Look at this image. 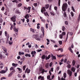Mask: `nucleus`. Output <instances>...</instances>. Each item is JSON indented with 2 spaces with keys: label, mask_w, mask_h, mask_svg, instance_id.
I'll return each instance as SVG.
<instances>
[{
  "label": "nucleus",
  "mask_w": 80,
  "mask_h": 80,
  "mask_svg": "<svg viewBox=\"0 0 80 80\" xmlns=\"http://www.w3.org/2000/svg\"><path fill=\"white\" fill-rule=\"evenodd\" d=\"M68 7V4H67V3L63 4L62 7V10L63 12H64V13H63V11L62 12V13L63 14V16L64 17H67V13H66L65 11L67 10Z\"/></svg>",
  "instance_id": "nucleus-1"
},
{
  "label": "nucleus",
  "mask_w": 80,
  "mask_h": 80,
  "mask_svg": "<svg viewBox=\"0 0 80 80\" xmlns=\"http://www.w3.org/2000/svg\"><path fill=\"white\" fill-rule=\"evenodd\" d=\"M49 6V4H47L45 5V7H43L41 10V12L42 13H43L44 12H45L46 11V9H45V8H46V9L48 8Z\"/></svg>",
  "instance_id": "nucleus-2"
},
{
  "label": "nucleus",
  "mask_w": 80,
  "mask_h": 80,
  "mask_svg": "<svg viewBox=\"0 0 80 80\" xmlns=\"http://www.w3.org/2000/svg\"><path fill=\"white\" fill-rule=\"evenodd\" d=\"M16 16L14 15L11 18V20L13 22H16Z\"/></svg>",
  "instance_id": "nucleus-3"
},
{
  "label": "nucleus",
  "mask_w": 80,
  "mask_h": 80,
  "mask_svg": "<svg viewBox=\"0 0 80 80\" xmlns=\"http://www.w3.org/2000/svg\"><path fill=\"white\" fill-rule=\"evenodd\" d=\"M29 15L28 14H26L24 17V18H26V19H27L26 21L27 22V23H28V22H29V19H28L27 18H29Z\"/></svg>",
  "instance_id": "nucleus-4"
},
{
  "label": "nucleus",
  "mask_w": 80,
  "mask_h": 80,
  "mask_svg": "<svg viewBox=\"0 0 80 80\" xmlns=\"http://www.w3.org/2000/svg\"><path fill=\"white\" fill-rule=\"evenodd\" d=\"M39 72H41V73H44V72H45V69H43V68H39Z\"/></svg>",
  "instance_id": "nucleus-5"
},
{
  "label": "nucleus",
  "mask_w": 80,
  "mask_h": 80,
  "mask_svg": "<svg viewBox=\"0 0 80 80\" xmlns=\"http://www.w3.org/2000/svg\"><path fill=\"white\" fill-rule=\"evenodd\" d=\"M67 72L68 74L69 75V77H71L72 75V72L70 71V69H68L67 70Z\"/></svg>",
  "instance_id": "nucleus-6"
},
{
  "label": "nucleus",
  "mask_w": 80,
  "mask_h": 80,
  "mask_svg": "<svg viewBox=\"0 0 80 80\" xmlns=\"http://www.w3.org/2000/svg\"><path fill=\"white\" fill-rule=\"evenodd\" d=\"M41 29L43 33V36H44V35H45V31H44V28H43V27H41Z\"/></svg>",
  "instance_id": "nucleus-7"
},
{
  "label": "nucleus",
  "mask_w": 80,
  "mask_h": 80,
  "mask_svg": "<svg viewBox=\"0 0 80 80\" xmlns=\"http://www.w3.org/2000/svg\"><path fill=\"white\" fill-rule=\"evenodd\" d=\"M27 72V73H29L30 72V70L29 69H28V68H27L25 71V73H26Z\"/></svg>",
  "instance_id": "nucleus-8"
},
{
  "label": "nucleus",
  "mask_w": 80,
  "mask_h": 80,
  "mask_svg": "<svg viewBox=\"0 0 80 80\" xmlns=\"http://www.w3.org/2000/svg\"><path fill=\"white\" fill-rule=\"evenodd\" d=\"M45 57V60H49V59H50V58L51 57V56L50 55H49L48 57H47V56H46Z\"/></svg>",
  "instance_id": "nucleus-9"
},
{
  "label": "nucleus",
  "mask_w": 80,
  "mask_h": 80,
  "mask_svg": "<svg viewBox=\"0 0 80 80\" xmlns=\"http://www.w3.org/2000/svg\"><path fill=\"white\" fill-rule=\"evenodd\" d=\"M40 36H38L37 35V36L36 37V39H35L36 40H38V41L40 40Z\"/></svg>",
  "instance_id": "nucleus-10"
},
{
  "label": "nucleus",
  "mask_w": 80,
  "mask_h": 80,
  "mask_svg": "<svg viewBox=\"0 0 80 80\" xmlns=\"http://www.w3.org/2000/svg\"><path fill=\"white\" fill-rule=\"evenodd\" d=\"M5 36L7 37V38H9V34H8V32L7 31H5Z\"/></svg>",
  "instance_id": "nucleus-11"
},
{
  "label": "nucleus",
  "mask_w": 80,
  "mask_h": 80,
  "mask_svg": "<svg viewBox=\"0 0 80 80\" xmlns=\"http://www.w3.org/2000/svg\"><path fill=\"white\" fill-rule=\"evenodd\" d=\"M14 72H15V71H12L11 72V73H10V74L8 76V77H11V76H12V75L13 74V73H14Z\"/></svg>",
  "instance_id": "nucleus-12"
},
{
  "label": "nucleus",
  "mask_w": 80,
  "mask_h": 80,
  "mask_svg": "<svg viewBox=\"0 0 80 80\" xmlns=\"http://www.w3.org/2000/svg\"><path fill=\"white\" fill-rule=\"evenodd\" d=\"M51 58H52V60H56V59H57L56 57L53 55H52Z\"/></svg>",
  "instance_id": "nucleus-13"
},
{
  "label": "nucleus",
  "mask_w": 80,
  "mask_h": 80,
  "mask_svg": "<svg viewBox=\"0 0 80 80\" xmlns=\"http://www.w3.org/2000/svg\"><path fill=\"white\" fill-rule=\"evenodd\" d=\"M13 29L14 32H18V29L16 28L15 26H14V28H13Z\"/></svg>",
  "instance_id": "nucleus-14"
},
{
  "label": "nucleus",
  "mask_w": 80,
  "mask_h": 80,
  "mask_svg": "<svg viewBox=\"0 0 80 80\" xmlns=\"http://www.w3.org/2000/svg\"><path fill=\"white\" fill-rule=\"evenodd\" d=\"M71 70L73 72H74L75 71V68L74 67H72L71 69Z\"/></svg>",
  "instance_id": "nucleus-15"
},
{
  "label": "nucleus",
  "mask_w": 80,
  "mask_h": 80,
  "mask_svg": "<svg viewBox=\"0 0 80 80\" xmlns=\"http://www.w3.org/2000/svg\"><path fill=\"white\" fill-rule=\"evenodd\" d=\"M7 72L4 70H2L0 71V73H5Z\"/></svg>",
  "instance_id": "nucleus-16"
},
{
  "label": "nucleus",
  "mask_w": 80,
  "mask_h": 80,
  "mask_svg": "<svg viewBox=\"0 0 80 80\" xmlns=\"http://www.w3.org/2000/svg\"><path fill=\"white\" fill-rule=\"evenodd\" d=\"M59 50H60L61 52H63V51L62 48H59L57 49V51H59Z\"/></svg>",
  "instance_id": "nucleus-17"
},
{
  "label": "nucleus",
  "mask_w": 80,
  "mask_h": 80,
  "mask_svg": "<svg viewBox=\"0 0 80 80\" xmlns=\"http://www.w3.org/2000/svg\"><path fill=\"white\" fill-rule=\"evenodd\" d=\"M44 14L46 16H48V17H49V15L47 12H44Z\"/></svg>",
  "instance_id": "nucleus-18"
},
{
  "label": "nucleus",
  "mask_w": 80,
  "mask_h": 80,
  "mask_svg": "<svg viewBox=\"0 0 80 80\" xmlns=\"http://www.w3.org/2000/svg\"><path fill=\"white\" fill-rule=\"evenodd\" d=\"M45 67L46 68H48L49 67V63H47L45 65Z\"/></svg>",
  "instance_id": "nucleus-19"
},
{
  "label": "nucleus",
  "mask_w": 80,
  "mask_h": 80,
  "mask_svg": "<svg viewBox=\"0 0 80 80\" xmlns=\"http://www.w3.org/2000/svg\"><path fill=\"white\" fill-rule=\"evenodd\" d=\"M10 70L11 71H12H12H14V72H15V69H14L13 67H11L10 68Z\"/></svg>",
  "instance_id": "nucleus-20"
},
{
  "label": "nucleus",
  "mask_w": 80,
  "mask_h": 80,
  "mask_svg": "<svg viewBox=\"0 0 80 80\" xmlns=\"http://www.w3.org/2000/svg\"><path fill=\"white\" fill-rule=\"evenodd\" d=\"M25 57H31V55L30 54H26L25 55Z\"/></svg>",
  "instance_id": "nucleus-21"
},
{
  "label": "nucleus",
  "mask_w": 80,
  "mask_h": 80,
  "mask_svg": "<svg viewBox=\"0 0 80 80\" xmlns=\"http://www.w3.org/2000/svg\"><path fill=\"white\" fill-rule=\"evenodd\" d=\"M30 31L31 32H32V33H35V31L34 29H33L32 28H30Z\"/></svg>",
  "instance_id": "nucleus-22"
},
{
  "label": "nucleus",
  "mask_w": 80,
  "mask_h": 80,
  "mask_svg": "<svg viewBox=\"0 0 80 80\" xmlns=\"http://www.w3.org/2000/svg\"><path fill=\"white\" fill-rule=\"evenodd\" d=\"M75 60H73L72 61V65L73 66H74L75 65Z\"/></svg>",
  "instance_id": "nucleus-23"
},
{
  "label": "nucleus",
  "mask_w": 80,
  "mask_h": 80,
  "mask_svg": "<svg viewBox=\"0 0 80 80\" xmlns=\"http://www.w3.org/2000/svg\"><path fill=\"white\" fill-rule=\"evenodd\" d=\"M2 49L3 50H4V52H7V48H5L4 47H3L2 48Z\"/></svg>",
  "instance_id": "nucleus-24"
},
{
  "label": "nucleus",
  "mask_w": 80,
  "mask_h": 80,
  "mask_svg": "<svg viewBox=\"0 0 80 80\" xmlns=\"http://www.w3.org/2000/svg\"><path fill=\"white\" fill-rule=\"evenodd\" d=\"M41 58H42V59L43 60H44V59H45V55H43L42 57Z\"/></svg>",
  "instance_id": "nucleus-25"
},
{
  "label": "nucleus",
  "mask_w": 80,
  "mask_h": 80,
  "mask_svg": "<svg viewBox=\"0 0 80 80\" xmlns=\"http://www.w3.org/2000/svg\"><path fill=\"white\" fill-rule=\"evenodd\" d=\"M63 77H64V78H66V77H67V74L66 73L64 72L63 74Z\"/></svg>",
  "instance_id": "nucleus-26"
},
{
  "label": "nucleus",
  "mask_w": 80,
  "mask_h": 80,
  "mask_svg": "<svg viewBox=\"0 0 80 80\" xmlns=\"http://www.w3.org/2000/svg\"><path fill=\"white\" fill-rule=\"evenodd\" d=\"M59 37L61 39H62V38H63V35L60 34L59 36Z\"/></svg>",
  "instance_id": "nucleus-27"
},
{
  "label": "nucleus",
  "mask_w": 80,
  "mask_h": 80,
  "mask_svg": "<svg viewBox=\"0 0 80 80\" xmlns=\"http://www.w3.org/2000/svg\"><path fill=\"white\" fill-rule=\"evenodd\" d=\"M68 50H70L71 53H73V52H72V48H71V47H69Z\"/></svg>",
  "instance_id": "nucleus-28"
},
{
  "label": "nucleus",
  "mask_w": 80,
  "mask_h": 80,
  "mask_svg": "<svg viewBox=\"0 0 80 80\" xmlns=\"http://www.w3.org/2000/svg\"><path fill=\"white\" fill-rule=\"evenodd\" d=\"M5 55V52H1V55L2 56H3V55Z\"/></svg>",
  "instance_id": "nucleus-29"
},
{
  "label": "nucleus",
  "mask_w": 80,
  "mask_h": 80,
  "mask_svg": "<svg viewBox=\"0 0 80 80\" xmlns=\"http://www.w3.org/2000/svg\"><path fill=\"white\" fill-rule=\"evenodd\" d=\"M4 70H5V71L6 72H7L8 71V68H7V67H5L4 68Z\"/></svg>",
  "instance_id": "nucleus-30"
},
{
  "label": "nucleus",
  "mask_w": 80,
  "mask_h": 80,
  "mask_svg": "<svg viewBox=\"0 0 80 80\" xmlns=\"http://www.w3.org/2000/svg\"><path fill=\"white\" fill-rule=\"evenodd\" d=\"M37 35H34L33 36H32V38H36L37 37Z\"/></svg>",
  "instance_id": "nucleus-31"
},
{
  "label": "nucleus",
  "mask_w": 80,
  "mask_h": 80,
  "mask_svg": "<svg viewBox=\"0 0 80 80\" xmlns=\"http://www.w3.org/2000/svg\"><path fill=\"white\" fill-rule=\"evenodd\" d=\"M22 5V4L20 3L18 5V7H20Z\"/></svg>",
  "instance_id": "nucleus-32"
},
{
  "label": "nucleus",
  "mask_w": 80,
  "mask_h": 80,
  "mask_svg": "<svg viewBox=\"0 0 80 80\" xmlns=\"http://www.w3.org/2000/svg\"><path fill=\"white\" fill-rule=\"evenodd\" d=\"M65 29V26H62V31H64Z\"/></svg>",
  "instance_id": "nucleus-33"
},
{
  "label": "nucleus",
  "mask_w": 80,
  "mask_h": 80,
  "mask_svg": "<svg viewBox=\"0 0 80 80\" xmlns=\"http://www.w3.org/2000/svg\"><path fill=\"white\" fill-rule=\"evenodd\" d=\"M26 68V65L24 66L22 68V69L23 70H25V68Z\"/></svg>",
  "instance_id": "nucleus-34"
},
{
  "label": "nucleus",
  "mask_w": 80,
  "mask_h": 80,
  "mask_svg": "<svg viewBox=\"0 0 80 80\" xmlns=\"http://www.w3.org/2000/svg\"><path fill=\"white\" fill-rule=\"evenodd\" d=\"M16 13H17V14H20V12L18 11V10H16Z\"/></svg>",
  "instance_id": "nucleus-35"
},
{
  "label": "nucleus",
  "mask_w": 80,
  "mask_h": 80,
  "mask_svg": "<svg viewBox=\"0 0 80 80\" xmlns=\"http://www.w3.org/2000/svg\"><path fill=\"white\" fill-rule=\"evenodd\" d=\"M68 65L67 66V67L68 68H70L71 67V65L70 64H68Z\"/></svg>",
  "instance_id": "nucleus-36"
},
{
  "label": "nucleus",
  "mask_w": 80,
  "mask_h": 80,
  "mask_svg": "<svg viewBox=\"0 0 80 80\" xmlns=\"http://www.w3.org/2000/svg\"><path fill=\"white\" fill-rule=\"evenodd\" d=\"M25 52H29V50L28 49H25Z\"/></svg>",
  "instance_id": "nucleus-37"
},
{
  "label": "nucleus",
  "mask_w": 80,
  "mask_h": 80,
  "mask_svg": "<svg viewBox=\"0 0 80 80\" xmlns=\"http://www.w3.org/2000/svg\"><path fill=\"white\" fill-rule=\"evenodd\" d=\"M72 11H73V12H75V9H74V8L72 6Z\"/></svg>",
  "instance_id": "nucleus-38"
},
{
  "label": "nucleus",
  "mask_w": 80,
  "mask_h": 80,
  "mask_svg": "<svg viewBox=\"0 0 80 80\" xmlns=\"http://www.w3.org/2000/svg\"><path fill=\"white\" fill-rule=\"evenodd\" d=\"M71 14L72 17H73L74 16V14H73V12H71Z\"/></svg>",
  "instance_id": "nucleus-39"
},
{
  "label": "nucleus",
  "mask_w": 80,
  "mask_h": 80,
  "mask_svg": "<svg viewBox=\"0 0 80 80\" xmlns=\"http://www.w3.org/2000/svg\"><path fill=\"white\" fill-rule=\"evenodd\" d=\"M50 13L51 15L52 16H54V15H55V14H54V13H53V12H50Z\"/></svg>",
  "instance_id": "nucleus-40"
},
{
  "label": "nucleus",
  "mask_w": 80,
  "mask_h": 80,
  "mask_svg": "<svg viewBox=\"0 0 80 80\" xmlns=\"http://www.w3.org/2000/svg\"><path fill=\"white\" fill-rule=\"evenodd\" d=\"M65 24L66 25H68V22L67 21H66L65 22Z\"/></svg>",
  "instance_id": "nucleus-41"
},
{
  "label": "nucleus",
  "mask_w": 80,
  "mask_h": 80,
  "mask_svg": "<svg viewBox=\"0 0 80 80\" xmlns=\"http://www.w3.org/2000/svg\"><path fill=\"white\" fill-rule=\"evenodd\" d=\"M58 4L59 7L60 6V0H58Z\"/></svg>",
  "instance_id": "nucleus-42"
},
{
  "label": "nucleus",
  "mask_w": 80,
  "mask_h": 80,
  "mask_svg": "<svg viewBox=\"0 0 80 80\" xmlns=\"http://www.w3.org/2000/svg\"><path fill=\"white\" fill-rule=\"evenodd\" d=\"M58 42L60 45H62V41H59Z\"/></svg>",
  "instance_id": "nucleus-43"
},
{
  "label": "nucleus",
  "mask_w": 80,
  "mask_h": 80,
  "mask_svg": "<svg viewBox=\"0 0 80 80\" xmlns=\"http://www.w3.org/2000/svg\"><path fill=\"white\" fill-rule=\"evenodd\" d=\"M67 59L65 58L64 60L63 61V62L64 63H66V62H67Z\"/></svg>",
  "instance_id": "nucleus-44"
},
{
  "label": "nucleus",
  "mask_w": 80,
  "mask_h": 80,
  "mask_svg": "<svg viewBox=\"0 0 80 80\" xmlns=\"http://www.w3.org/2000/svg\"><path fill=\"white\" fill-rule=\"evenodd\" d=\"M48 24L47 23L46 24V28L47 29L48 28Z\"/></svg>",
  "instance_id": "nucleus-45"
},
{
  "label": "nucleus",
  "mask_w": 80,
  "mask_h": 80,
  "mask_svg": "<svg viewBox=\"0 0 80 80\" xmlns=\"http://www.w3.org/2000/svg\"><path fill=\"white\" fill-rule=\"evenodd\" d=\"M47 78L48 79H50V75L48 76L47 77Z\"/></svg>",
  "instance_id": "nucleus-46"
},
{
  "label": "nucleus",
  "mask_w": 80,
  "mask_h": 80,
  "mask_svg": "<svg viewBox=\"0 0 80 80\" xmlns=\"http://www.w3.org/2000/svg\"><path fill=\"white\" fill-rule=\"evenodd\" d=\"M33 5L34 6V7H37V3H34Z\"/></svg>",
  "instance_id": "nucleus-47"
},
{
  "label": "nucleus",
  "mask_w": 80,
  "mask_h": 80,
  "mask_svg": "<svg viewBox=\"0 0 80 80\" xmlns=\"http://www.w3.org/2000/svg\"><path fill=\"white\" fill-rule=\"evenodd\" d=\"M42 49H38L37 50L38 52H42Z\"/></svg>",
  "instance_id": "nucleus-48"
},
{
  "label": "nucleus",
  "mask_w": 80,
  "mask_h": 80,
  "mask_svg": "<svg viewBox=\"0 0 80 80\" xmlns=\"http://www.w3.org/2000/svg\"><path fill=\"white\" fill-rule=\"evenodd\" d=\"M52 65H53V63H52V62H51L49 64L50 67H51V66H52Z\"/></svg>",
  "instance_id": "nucleus-49"
},
{
  "label": "nucleus",
  "mask_w": 80,
  "mask_h": 80,
  "mask_svg": "<svg viewBox=\"0 0 80 80\" xmlns=\"http://www.w3.org/2000/svg\"><path fill=\"white\" fill-rule=\"evenodd\" d=\"M42 78V76H40L38 77V79H41V78Z\"/></svg>",
  "instance_id": "nucleus-50"
},
{
  "label": "nucleus",
  "mask_w": 80,
  "mask_h": 80,
  "mask_svg": "<svg viewBox=\"0 0 80 80\" xmlns=\"http://www.w3.org/2000/svg\"><path fill=\"white\" fill-rule=\"evenodd\" d=\"M57 56L58 57H62V55H57Z\"/></svg>",
  "instance_id": "nucleus-51"
},
{
  "label": "nucleus",
  "mask_w": 80,
  "mask_h": 80,
  "mask_svg": "<svg viewBox=\"0 0 80 80\" xmlns=\"http://www.w3.org/2000/svg\"><path fill=\"white\" fill-rule=\"evenodd\" d=\"M4 10H5V7H3L1 9V10L3 11H4Z\"/></svg>",
  "instance_id": "nucleus-52"
},
{
  "label": "nucleus",
  "mask_w": 80,
  "mask_h": 80,
  "mask_svg": "<svg viewBox=\"0 0 80 80\" xmlns=\"http://www.w3.org/2000/svg\"><path fill=\"white\" fill-rule=\"evenodd\" d=\"M60 69V67L59 66H58L57 68V71H58Z\"/></svg>",
  "instance_id": "nucleus-53"
},
{
  "label": "nucleus",
  "mask_w": 80,
  "mask_h": 80,
  "mask_svg": "<svg viewBox=\"0 0 80 80\" xmlns=\"http://www.w3.org/2000/svg\"><path fill=\"white\" fill-rule=\"evenodd\" d=\"M0 65L1 66H3V64L2 63V62H1L0 61Z\"/></svg>",
  "instance_id": "nucleus-54"
},
{
  "label": "nucleus",
  "mask_w": 80,
  "mask_h": 80,
  "mask_svg": "<svg viewBox=\"0 0 80 80\" xmlns=\"http://www.w3.org/2000/svg\"><path fill=\"white\" fill-rule=\"evenodd\" d=\"M67 65L70 64V61H67Z\"/></svg>",
  "instance_id": "nucleus-55"
},
{
  "label": "nucleus",
  "mask_w": 80,
  "mask_h": 80,
  "mask_svg": "<svg viewBox=\"0 0 80 80\" xmlns=\"http://www.w3.org/2000/svg\"><path fill=\"white\" fill-rule=\"evenodd\" d=\"M6 78H5V77H2L1 78V80H3V79H5Z\"/></svg>",
  "instance_id": "nucleus-56"
},
{
  "label": "nucleus",
  "mask_w": 80,
  "mask_h": 80,
  "mask_svg": "<svg viewBox=\"0 0 80 80\" xmlns=\"http://www.w3.org/2000/svg\"><path fill=\"white\" fill-rule=\"evenodd\" d=\"M31 8V7H29L27 8V10H30V9Z\"/></svg>",
  "instance_id": "nucleus-57"
},
{
  "label": "nucleus",
  "mask_w": 80,
  "mask_h": 80,
  "mask_svg": "<svg viewBox=\"0 0 80 80\" xmlns=\"http://www.w3.org/2000/svg\"><path fill=\"white\" fill-rule=\"evenodd\" d=\"M54 8L55 10H57V6L55 7Z\"/></svg>",
  "instance_id": "nucleus-58"
},
{
  "label": "nucleus",
  "mask_w": 80,
  "mask_h": 80,
  "mask_svg": "<svg viewBox=\"0 0 80 80\" xmlns=\"http://www.w3.org/2000/svg\"><path fill=\"white\" fill-rule=\"evenodd\" d=\"M51 72H53V68H52L51 69Z\"/></svg>",
  "instance_id": "nucleus-59"
},
{
  "label": "nucleus",
  "mask_w": 80,
  "mask_h": 80,
  "mask_svg": "<svg viewBox=\"0 0 80 80\" xmlns=\"http://www.w3.org/2000/svg\"><path fill=\"white\" fill-rule=\"evenodd\" d=\"M74 75L75 77H77V72H75L74 73Z\"/></svg>",
  "instance_id": "nucleus-60"
},
{
  "label": "nucleus",
  "mask_w": 80,
  "mask_h": 80,
  "mask_svg": "<svg viewBox=\"0 0 80 80\" xmlns=\"http://www.w3.org/2000/svg\"><path fill=\"white\" fill-rule=\"evenodd\" d=\"M21 20L23 23H24V22H25V18H24L23 19H21Z\"/></svg>",
  "instance_id": "nucleus-61"
},
{
  "label": "nucleus",
  "mask_w": 80,
  "mask_h": 80,
  "mask_svg": "<svg viewBox=\"0 0 80 80\" xmlns=\"http://www.w3.org/2000/svg\"><path fill=\"white\" fill-rule=\"evenodd\" d=\"M62 35H65V32H63L62 33Z\"/></svg>",
  "instance_id": "nucleus-62"
},
{
  "label": "nucleus",
  "mask_w": 80,
  "mask_h": 80,
  "mask_svg": "<svg viewBox=\"0 0 80 80\" xmlns=\"http://www.w3.org/2000/svg\"><path fill=\"white\" fill-rule=\"evenodd\" d=\"M19 63H20V65H22V63H23V62L22 61L21 62L20 61H18Z\"/></svg>",
  "instance_id": "nucleus-63"
},
{
  "label": "nucleus",
  "mask_w": 80,
  "mask_h": 80,
  "mask_svg": "<svg viewBox=\"0 0 80 80\" xmlns=\"http://www.w3.org/2000/svg\"><path fill=\"white\" fill-rule=\"evenodd\" d=\"M41 80H44V77H42V78H41Z\"/></svg>",
  "instance_id": "nucleus-64"
}]
</instances>
